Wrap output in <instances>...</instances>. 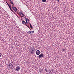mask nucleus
Segmentation results:
<instances>
[{"mask_svg": "<svg viewBox=\"0 0 74 74\" xmlns=\"http://www.w3.org/2000/svg\"><path fill=\"white\" fill-rule=\"evenodd\" d=\"M34 51H36L35 48L34 47H30V49L29 50V52L30 53H32V54H34Z\"/></svg>", "mask_w": 74, "mask_h": 74, "instance_id": "1", "label": "nucleus"}, {"mask_svg": "<svg viewBox=\"0 0 74 74\" xmlns=\"http://www.w3.org/2000/svg\"><path fill=\"white\" fill-rule=\"evenodd\" d=\"M12 8L15 12H16L17 11V8L16 7H12Z\"/></svg>", "mask_w": 74, "mask_h": 74, "instance_id": "2", "label": "nucleus"}, {"mask_svg": "<svg viewBox=\"0 0 74 74\" xmlns=\"http://www.w3.org/2000/svg\"><path fill=\"white\" fill-rule=\"evenodd\" d=\"M36 54L38 55L40 54V51L38 50L36 51Z\"/></svg>", "mask_w": 74, "mask_h": 74, "instance_id": "3", "label": "nucleus"}, {"mask_svg": "<svg viewBox=\"0 0 74 74\" xmlns=\"http://www.w3.org/2000/svg\"><path fill=\"white\" fill-rule=\"evenodd\" d=\"M10 66V67L11 68V69H13V65L12 64V63H9V64L8 65V66Z\"/></svg>", "mask_w": 74, "mask_h": 74, "instance_id": "4", "label": "nucleus"}, {"mask_svg": "<svg viewBox=\"0 0 74 74\" xmlns=\"http://www.w3.org/2000/svg\"><path fill=\"white\" fill-rule=\"evenodd\" d=\"M16 71H18L20 70V67L19 66H17L16 67Z\"/></svg>", "mask_w": 74, "mask_h": 74, "instance_id": "5", "label": "nucleus"}, {"mask_svg": "<svg viewBox=\"0 0 74 74\" xmlns=\"http://www.w3.org/2000/svg\"><path fill=\"white\" fill-rule=\"evenodd\" d=\"M43 56H44V54H43V53L40 54L38 56V57L39 58H42Z\"/></svg>", "mask_w": 74, "mask_h": 74, "instance_id": "6", "label": "nucleus"}, {"mask_svg": "<svg viewBox=\"0 0 74 74\" xmlns=\"http://www.w3.org/2000/svg\"><path fill=\"white\" fill-rule=\"evenodd\" d=\"M31 32H32V33H34V31L28 32H27V33H28V34H32V33Z\"/></svg>", "mask_w": 74, "mask_h": 74, "instance_id": "7", "label": "nucleus"}, {"mask_svg": "<svg viewBox=\"0 0 74 74\" xmlns=\"http://www.w3.org/2000/svg\"><path fill=\"white\" fill-rule=\"evenodd\" d=\"M26 23H27L29 22V19L28 18H26ZM27 21H28V23H27Z\"/></svg>", "mask_w": 74, "mask_h": 74, "instance_id": "8", "label": "nucleus"}, {"mask_svg": "<svg viewBox=\"0 0 74 74\" xmlns=\"http://www.w3.org/2000/svg\"><path fill=\"white\" fill-rule=\"evenodd\" d=\"M22 23L23 25H25L26 24V22H25V21H23L22 22Z\"/></svg>", "mask_w": 74, "mask_h": 74, "instance_id": "9", "label": "nucleus"}, {"mask_svg": "<svg viewBox=\"0 0 74 74\" xmlns=\"http://www.w3.org/2000/svg\"><path fill=\"white\" fill-rule=\"evenodd\" d=\"M20 15H21V16L22 17H23L24 16V14H20Z\"/></svg>", "mask_w": 74, "mask_h": 74, "instance_id": "10", "label": "nucleus"}, {"mask_svg": "<svg viewBox=\"0 0 74 74\" xmlns=\"http://www.w3.org/2000/svg\"><path fill=\"white\" fill-rule=\"evenodd\" d=\"M29 25H30V27H31V29H32V28H33V26L31 25V24L30 23Z\"/></svg>", "mask_w": 74, "mask_h": 74, "instance_id": "11", "label": "nucleus"}, {"mask_svg": "<svg viewBox=\"0 0 74 74\" xmlns=\"http://www.w3.org/2000/svg\"><path fill=\"white\" fill-rule=\"evenodd\" d=\"M10 1L11 3H10V4H12L13 5H14V3H13V2H12V1L11 0H10Z\"/></svg>", "mask_w": 74, "mask_h": 74, "instance_id": "12", "label": "nucleus"}, {"mask_svg": "<svg viewBox=\"0 0 74 74\" xmlns=\"http://www.w3.org/2000/svg\"><path fill=\"white\" fill-rule=\"evenodd\" d=\"M10 10H11V11H12V12H14V14H15V12H14V11H13V10H12V9H11V7H10V8H9Z\"/></svg>", "mask_w": 74, "mask_h": 74, "instance_id": "13", "label": "nucleus"}, {"mask_svg": "<svg viewBox=\"0 0 74 74\" xmlns=\"http://www.w3.org/2000/svg\"><path fill=\"white\" fill-rule=\"evenodd\" d=\"M62 51L64 52H65V51H66V50L65 49L63 48Z\"/></svg>", "mask_w": 74, "mask_h": 74, "instance_id": "14", "label": "nucleus"}, {"mask_svg": "<svg viewBox=\"0 0 74 74\" xmlns=\"http://www.w3.org/2000/svg\"><path fill=\"white\" fill-rule=\"evenodd\" d=\"M42 1L43 3H45V2H46V0H42Z\"/></svg>", "mask_w": 74, "mask_h": 74, "instance_id": "15", "label": "nucleus"}, {"mask_svg": "<svg viewBox=\"0 0 74 74\" xmlns=\"http://www.w3.org/2000/svg\"><path fill=\"white\" fill-rule=\"evenodd\" d=\"M40 71H41V73H42V71H43V69H40Z\"/></svg>", "mask_w": 74, "mask_h": 74, "instance_id": "16", "label": "nucleus"}, {"mask_svg": "<svg viewBox=\"0 0 74 74\" xmlns=\"http://www.w3.org/2000/svg\"><path fill=\"white\" fill-rule=\"evenodd\" d=\"M9 8L11 7V4H10L9 5H8Z\"/></svg>", "mask_w": 74, "mask_h": 74, "instance_id": "17", "label": "nucleus"}, {"mask_svg": "<svg viewBox=\"0 0 74 74\" xmlns=\"http://www.w3.org/2000/svg\"><path fill=\"white\" fill-rule=\"evenodd\" d=\"M20 14H23V13H22V12H20Z\"/></svg>", "mask_w": 74, "mask_h": 74, "instance_id": "18", "label": "nucleus"}, {"mask_svg": "<svg viewBox=\"0 0 74 74\" xmlns=\"http://www.w3.org/2000/svg\"><path fill=\"white\" fill-rule=\"evenodd\" d=\"M45 71H46L47 72H48V71L47 69L45 70Z\"/></svg>", "mask_w": 74, "mask_h": 74, "instance_id": "19", "label": "nucleus"}, {"mask_svg": "<svg viewBox=\"0 0 74 74\" xmlns=\"http://www.w3.org/2000/svg\"><path fill=\"white\" fill-rule=\"evenodd\" d=\"M1 54L0 52V57H1Z\"/></svg>", "mask_w": 74, "mask_h": 74, "instance_id": "20", "label": "nucleus"}, {"mask_svg": "<svg viewBox=\"0 0 74 74\" xmlns=\"http://www.w3.org/2000/svg\"><path fill=\"white\" fill-rule=\"evenodd\" d=\"M27 26L28 27V28H29V29H30V27H29L27 25Z\"/></svg>", "mask_w": 74, "mask_h": 74, "instance_id": "21", "label": "nucleus"}, {"mask_svg": "<svg viewBox=\"0 0 74 74\" xmlns=\"http://www.w3.org/2000/svg\"><path fill=\"white\" fill-rule=\"evenodd\" d=\"M26 26H27V24H25Z\"/></svg>", "mask_w": 74, "mask_h": 74, "instance_id": "22", "label": "nucleus"}, {"mask_svg": "<svg viewBox=\"0 0 74 74\" xmlns=\"http://www.w3.org/2000/svg\"><path fill=\"white\" fill-rule=\"evenodd\" d=\"M7 4H8V6L9 5V4H8V3H7Z\"/></svg>", "mask_w": 74, "mask_h": 74, "instance_id": "23", "label": "nucleus"}, {"mask_svg": "<svg viewBox=\"0 0 74 74\" xmlns=\"http://www.w3.org/2000/svg\"><path fill=\"white\" fill-rule=\"evenodd\" d=\"M57 1H60V0H57Z\"/></svg>", "mask_w": 74, "mask_h": 74, "instance_id": "24", "label": "nucleus"}, {"mask_svg": "<svg viewBox=\"0 0 74 74\" xmlns=\"http://www.w3.org/2000/svg\"><path fill=\"white\" fill-rule=\"evenodd\" d=\"M39 71H40V72H41V70H39Z\"/></svg>", "mask_w": 74, "mask_h": 74, "instance_id": "25", "label": "nucleus"}, {"mask_svg": "<svg viewBox=\"0 0 74 74\" xmlns=\"http://www.w3.org/2000/svg\"><path fill=\"white\" fill-rule=\"evenodd\" d=\"M6 3H7H7H7V1H6Z\"/></svg>", "mask_w": 74, "mask_h": 74, "instance_id": "26", "label": "nucleus"}, {"mask_svg": "<svg viewBox=\"0 0 74 74\" xmlns=\"http://www.w3.org/2000/svg\"><path fill=\"white\" fill-rule=\"evenodd\" d=\"M9 0L10 1V0Z\"/></svg>", "mask_w": 74, "mask_h": 74, "instance_id": "27", "label": "nucleus"}, {"mask_svg": "<svg viewBox=\"0 0 74 74\" xmlns=\"http://www.w3.org/2000/svg\"><path fill=\"white\" fill-rule=\"evenodd\" d=\"M31 33H32V32H31Z\"/></svg>", "mask_w": 74, "mask_h": 74, "instance_id": "28", "label": "nucleus"}]
</instances>
